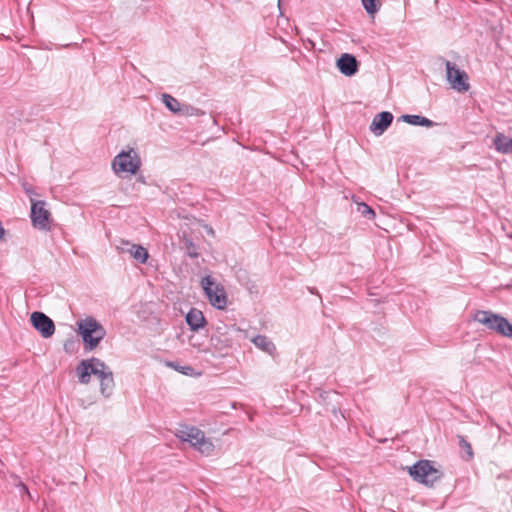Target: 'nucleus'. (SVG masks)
I'll list each match as a JSON object with an SVG mask.
<instances>
[{
    "label": "nucleus",
    "mask_w": 512,
    "mask_h": 512,
    "mask_svg": "<svg viewBox=\"0 0 512 512\" xmlns=\"http://www.w3.org/2000/svg\"><path fill=\"white\" fill-rule=\"evenodd\" d=\"M77 333L81 336L84 348L92 351L98 347L106 335V330L95 318L88 316L77 322Z\"/></svg>",
    "instance_id": "nucleus-1"
},
{
    "label": "nucleus",
    "mask_w": 512,
    "mask_h": 512,
    "mask_svg": "<svg viewBox=\"0 0 512 512\" xmlns=\"http://www.w3.org/2000/svg\"><path fill=\"white\" fill-rule=\"evenodd\" d=\"M175 436L183 442H188L201 454L209 456L214 451V444L200 429L194 426H181L175 432Z\"/></svg>",
    "instance_id": "nucleus-2"
},
{
    "label": "nucleus",
    "mask_w": 512,
    "mask_h": 512,
    "mask_svg": "<svg viewBox=\"0 0 512 512\" xmlns=\"http://www.w3.org/2000/svg\"><path fill=\"white\" fill-rule=\"evenodd\" d=\"M473 319L488 330L503 337L512 338V324L499 314L487 310H478Z\"/></svg>",
    "instance_id": "nucleus-3"
},
{
    "label": "nucleus",
    "mask_w": 512,
    "mask_h": 512,
    "mask_svg": "<svg viewBox=\"0 0 512 512\" xmlns=\"http://www.w3.org/2000/svg\"><path fill=\"white\" fill-rule=\"evenodd\" d=\"M111 372V369L102 360L95 357L82 360L76 367V374L82 384H88L91 375L97 376L101 381Z\"/></svg>",
    "instance_id": "nucleus-4"
},
{
    "label": "nucleus",
    "mask_w": 512,
    "mask_h": 512,
    "mask_svg": "<svg viewBox=\"0 0 512 512\" xmlns=\"http://www.w3.org/2000/svg\"><path fill=\"white\" fill-rule=\"evenodd\" d=\"M140 166L141 159L133 148L121 151L112 161V169L118 176L123 174L134 175L138 172Z\"/></svg>",
    "instance_id": "nucleus-5"
},
{
    "label": "nucleus",
    "mask_w": 512,
    "mask_h": 512,
    "mask_svg": "<svg viewBox=\"0 0 512 512\" xmlns=\"http://www.w3.org/2000/svg\"><path fill=\"white\" fill-rule=\"evenodd\" d=\"M410 476L417 482L432 486L441 479L442 472L434 467L429 460H420L409 467Z\"/></svg>",
    "instance_id": "nucleus-6"
},
{
    "label": "nucleus",
    "mask_w": 512,
    "mask_h": 512,
    "mask_svg": "<svg viewBox=\"0 0 512 512\" xmlns=\"http://www.w3.org/2000/svg\"><path fill=\"white\" fill-rule=\"evenodd\" d=\"M202 288L210 304L216 309H225L227 305V295L224 287L217 284L210 276H205L201 281Z\"/></svg>",
    "instance_id": "nucleus-7"
},
{
    "label": "nucleus",
    "mask_w": 512,
    "mask_h": 512,
    "mask_svg": "<svg viewBox=\"0 0 512 512\" xmlns=\"http://www.w3.org/2000/svg\"><path fill=\"white\" fill-rule=\"evenodd\" d=\"M445 66L446 78L451 88L458 92H467L470 89L467 73L448 60L445 61Z\"/></svg>",
    "instance_id": "nucleus-8"
},
{
    "label": "nucleus",
    "mask_w": 512,
    "mask_h": 512,
    "mask_svg": "<svg viewBox=\"0 0 512 512\" xmlns=\"http://www.w3.org/2000/svg\"><path fill=\"white\" fill-rule=\"evenodd\" d=\"M46 203L41 200H31V221L35 228L49 230L51 213L45 208Z\"/></svg>",
    "instance_id": "nucleus-9"
},
{
    "label": "nucleus",
    "mask_w": 512,
    "mask_h": 512,
    "mask_svg": "<svg viewBox=\"0 0 512 512\" xmlns=\"http://www.w3.org/2000/svg\"><path fill=\"white\" fill-rule=\"evenodd\" d=\"M33 327L41 334L43 338H50L55 332V324L43 312H33L30 317Z\"/></svg>",
    "instance_id": "nucleus-10"
},
{
    "label": "nucleus",
    "mask_w": 512,
    "mask_h": 512,
    "mask_svg": "<svg viewBox=\"0 0 512 512\" xmlns=\"http://www.w3.org/2000/svg\"><path fill=\"white\" fill-rule=\"evenodd\" d=\"M116 248L119 253L129 254L133 259L141 264L145 263L149 256L146 248L141 245L133 244L128 240H120Z\"/></svg>",
    "instance_id": "nucleus-11"
},
{
    "label": "nucleus",
    "mask_w": 512,
    "mask_h": 512,
    "mask_svg": "<svg viewBox=\"0 0 512 512\" xmlns=\"http://www.w3.org/2000/svg\"><path fill=\"white\" fill-rule=\"evenodd\" d=\"M339 71L348 77L355 75L359 70V62L356 57L349 53L342 54L336 62Z\"/></svg>",
    "instance_id": "nucleus-12"
},
{
    "label": "nucleus",
    "mask_w": 512,
    "mask_h": 512,
    "mask_svg": "<svg viewBox=\"0 0 512 512\" xmlns=\"http://www.w3.org/2000/svg\"><path fill=\"white\" fill-rule=\"evenodd\" d=\"M393 121V115L391 112L383 111L381 113H378L371 125L370 130L377 136L382 135L385 130L391 125Z\"/></svg>",
    "instance_id": "nucleus-13"
},
{
    "label": "nucleus",
    "mask_w": 512,
    "mask_h": 512,
    "mask_svg": "<svg viewBox=\"0 0 512 512\" xmlns=\"http://www.w3.org/2000/svg\"><path fill=\"white\" fill-rule=\"evenodd\" d=\"M186 322L192 331H198L204 327L206 320L200 310L192 308L186 315Z\"/></svg>",
    "instance_id": "nucleus-14"
},
{
    "label": "nucleus",
    "mask_w": 512,
    "mask_h": 512,
    "mask_svg": "<svg viewBox=\"0 0 512 512\" xmlns=\"http://www.w3.org/2000/svg\"><path fill=\"white\" fill-rule=\"evenodd\" d=\"M399 120H401L405 123H408L410 125L423 126V127H428V128L436 125L435 122H433L432 120H430L424 116H421V115L404 114L399 118Z\"/></svg>",
    "instance_id": "nucleus-15"
},
{
    "label": "nucleus",
    "mask_w": 512,
    "mask_h": 512,
    "mask_svg": "<svg viewBox=\"0 0 512 512\" xmlns=\"http://www.w3.org/2000/svg\"><path fill=\"white\" fill-rule=\"evenodd\" d=\"M494 146L495 149L502 154H511L512 153V138L506 137L502 133H497L494 138Z\"/></svg>",
    "instance_id": "nucleus-16"
},
{
    "label": "nucleus",
    "mask_w": 512,
    "mask_h": 512,
    "mask_svg": "<svg viewBox=\"0 0 512 512\" xmlns=\"http://www.w3.org/2000/svg\"><path fill=\"white\" fill-rule=\"evenodd\" d=\"M253 344L262 351L273 355L276 351L274 343L265 335H257L252 339Z\"/></svg>",
    "instance_id": "nucleus-17"
},
{
    "label": "nucleus",
    "mask_w": 512,
    "mask_h": 512,
    "mask_svg": "<svg viewBox=\"0 0 512 512\" xmlns=\"http://www.w3.org/2000/svg\"><path fill=\"white\" fill-rule=\"evenodd\" d=\"M114 387L115 382L113 372H111L100 381V392L105 398H108L112 395Z\"/></svg>",
    "instance_id": "nucleus-18"
},
{
    "label": "nucleus",
    "mask_w": 512,
    "mask_h": 512,
    "mask_svg": "<svg viewBox=\"0 0 512 512\" xmlns=\"http://www.w3.org/2000/svg\"><path fill=\"white\" fill-rule=\"evenodd\" d=\"M162 102L166 106L167 109H169L174 114H181L182 113V106L180 102L173 97L170 94L164 93L161 96Z\"/></svg>",
    "instance_id": "nucleus-19"
},
{
    "label": "nucleus",
    "mask_w": 512,
    "mask_h": 512,
    "mask_svg": "<svg viewBox=\"0 0 512 512\" xmlns=\"http://www.w3.org/2000/svg\"><path fill=\"white\" fill-rule=\"evenodd\" d=\"M457 438H458L459 447L466 452V456H463V458L466 461H470L474 457V453H473L471 444L462 435H458Z\"/></svg>",
    "instance_id": "nucleus-20"
},
{
    "label": "nucleus",
    "mask_w": 512,
    "mask_h": 512,
    "mask_svg": "<svg viewBox=\"0 0 512 512\" xmlns=\"http://www.w3.org/2000/svg\"><path fill=\"white\" fill-rule=\"evenodd\" d=\"M361 2H362V5H363L365 11L369 15L376 14L381 8L380 0H361Z\"/></svg>",
    "instance_id": "nucleus-21"
},
{
    "label": "nucleus",
    "mask_w": 512,
    "mask_h": 512,
    "mask_svg": "<svg viewBox=\"0 0 512 512\" xmlns=\"http://www.w3.org/2000/svg\"><path fill=\"white\" fill-rule=\"evenodd\" d=\"M357 211L363 216L368 219H371L375 216L374 210L367 205L366 203H358Z\"/></svg>",
    "instance_id": "nucleus-22"
},
{
    "label": "nucleus",
    "mask_w": 512,
    "mask_h": 512,
    "mask_svg": "<svg viewBox=\"0 0 512 512\" xmlns=\"http://www.w3.org/2000/svg\"><path fill=\"white\" fill-rule=\"evenodd\" d=\"M185 250H186V254L190 258H197L198 257L197 248L194 245V243L191 240H189V239L185 240Z\"/></svg>",
    "instance_id": "nucleus-23"
},
{
    "label": "nucleus",
    "mask_w": 512,
    "mask_h": 512,
    "mask_svg": "<svg viewBox=\"0 0 512 512\" xmlns=\"http://www.w3.org/2000/svg\"><path fill=\"white\" fill-rule=\"evenodd\" d=\"M309 291L312 294H317L318 295V291L315 288H309Z\"/></svg>",
    "instance_id": "nucleus-24"
},
{
    "label": "nucleus",
    "mask_w": 512,
    "mask_h": 512,
    "mask_svg": "<svg viewBox=\"0 0 512 512\" xmlns=\"http://www.w3.org/2000/svg\"><path fill=\"white\" fill-rule=\"evenodd\" d=\"M168 365L171 366V367H174L175 369H177V367L174 366V364L172 362H169Z\"/></svg>",
    "instance_id": "nucleus-25"
}]
</instances>
